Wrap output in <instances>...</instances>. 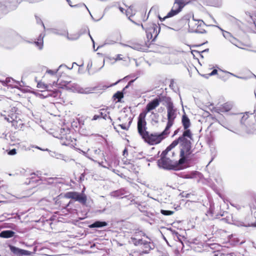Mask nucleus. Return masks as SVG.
Segmentation results:
<instances>
[{"label": "nucleus", "mask_w": 256, "mask_h": 256, "mask_svg": "<svg viewBox=\"0 0 256 256\" xmlns=\"http://www.w3.org/2000/svg\"><path fill=\"white\" fill-rule=\"evenodd\" d=\"M46 90H44L43 92H47V94L44 95V94H41L40 96H42L44 98H46L50 96L52 97L51 95H52V90H49L48 88Z\"/></svg>", "instance_id": "nucleus-36"}, {"label": "nucleus", "mask_w": 256, "mask_h": 256, "mask_svg": "<svg viewBox=\"0 0 256 256\" xmlns=\"http://www.w3.org/2000/svg\"><path fill=\"white\" fill-rule=\"evenodd\" d=\"M114 42H113V41H109V40H106L105 41L104 43L103 44L99 46L97 48H96V50H94V52L97 51V50H98V49H99V48H100L103 47V46H105V45L113 44H114Z\"/></svg>", "instance_id": "nucleus-35"}, {"label": "nucleus", "mask_w": 256, "mask_h": 256, "mask_svg": "<svg viewBox=\"0 0 256 256\" xmlns=\"http://www.w3.org/2000/svg\"><path fill=\"white\" fill-rule=\"evenodd\" d=\"M122 154L124 156H126L128 155V151L126 148H125L123 152H122Z\"/></svg>", "instance_id": "nucleus-55"}, {"label": "nucleus", "mask_w": 256, "mask_h": 256, "mask_svg": "<svg viewBox=\"0 0 256 256\" xmlns=\"http://www.w3.org/2000/svg\"><path fill=\"white\" fill-rule=\"evenodd\" d=\"M122 44L124 47L130 48L133 50H136L138 51L143 50L142 46L138 43H132L130 45L124 44Z\"/></svg>", "instance_id": "nucleus-19"}, {"label": "nucleus", "mask_w": 256, "mask_h": 256, "mask_svg": "<svg viewBox=\"0 0 256 256\" xmlns=\"http://www.w3.org/2000/svg\"><path fill=\"white\" fill-rule=\"evenodd\" d=\"M18 4L9 0H0V12L6 14L10 11L14 10Z\"/></svg>", "instance_id": "nucleus-6"}, {"label": "nucleus", "mask_w": 256, "mask_h": 256, "mask_svg": "<svg viewBox=\"0 0 256 256\" xmlns=\"http://www.w3.org/2000/svg\"><path fill=\"white\" fill-rule=\"evenodd\" d=\"M60 92L58 90H52V97L57 98L60 96Z\"/></svg>", "instance_id": "nucleus-37"}, {"label": "nucleus", "mask_w": 256, "mask_h": 256, "mask_svg": "<svg viewBox=\"0 0 256 256\" xmlns=\"http://www.w3.org/2000/svg\"><path fill=\"white\" fill-rule=\"evenodd\" d=\"M182 164L179 163L178 160L174 162L170 158H160L157 160L158 167L160 169L166 170H179L180 165Z\"/></svg>", "instance_id": "nucleus-4"}, {"label": "nucleus", "mask_w": 256, "mask_h": 256, "mask_svg": "<svg viewBox=\"0 0 256 256\" xmlns=\"http://www.w3.org/2000/svg\"><path fill=\"white\" fill-rule=\"evenodd\" d=\"M210 74V76H212L218 74V70L216 69H214Z\"/></svg>", "instance_id": "nucleus-53"}, {"label": "nucleus", "mask_w": 256, "mask_h": 256, "mask_svg": "<svg viewBox=\"0 0 256 256\" xmlns=\"http://www.w3.org/2000/svg\"><path fill=\"white\" fill-rule=\"evenodd\" d=\"M62 160H64V162H70L71 160L74 161V160H73V159H70V158H66L65 156H64V159H62Z\"/></svg>", "instance_id": "nucleus-57"}, {"label": "nucleus", "mask_w": 256, "mask_h": 256, "mask_svg": "<svg viewBox=\"0 0 256 256\" xmlns=\"http://www.w3.org/2000/svg\"><path fill=\"white\" fill-rule=\"evenodd\" d=\"M159 104L158 101L156 97L154 99L152 100L146 104L144 110L142 112L144 113L146 115L148 112L157 108Z\"/></svg>", "instance_id": "nucleus-13"}, {"label": "nucleus", "mask_w": 256, "mask_h": 256, "mask_svg": "<svg viewBox=\"0 0 256 256\" xmlns=\"http://www.w3.org/2000/svg\"><path fill=\"white\" fill-rule=\"evenodd\" d=\"M6 152L9 156H14L16 154V149L15 148L8 149L6 150Z\"/></svg>", "instance_id": "nucleus-32"}, {"label": "nucleus", "mask_w": 256, "mask_h": 256, "mask_svg": "<svg viewBox=\"0 0 256 256\" xmlns=\"http://www.w3.org/2000/svg\"><path fill=\"white\" fill-rule=\"evenodd\" d=\"M135 80H136V79L130 80V81H129L128 82L127 84L128 85L130 86H131L132 84L134 83V82Z\"/></svg>", "instance_id": "nucleus-64"}, {"label": "nucleus", "mask_w": 256, "mask_h": 256, "mask_svg": "<svg viewBox=\"0 0 256 256\" xmlns=\"http://www.w3.org/2000/svg\"><path fill=\"white\" fill-rule=\"evenodd\" d=\"M188 132L182 134V136L174 140L170 144L171 146L175 148L178 144H180V158L178 160V162L180 164H184L186 162L190 155L192 154V142L190 139H189L187 136Z\"/></svg>", "instance_id": "nucleus-1"}, {"label": "nucleus", "mask_w": 256, "mask_h": 256, "mask_svg": "<svg viewBox=\"0 0 256 256\" xmlns=\"http://www.w3.org/2000/svg\"><path fill=\"white\" fill-rule=\"evenodd\" d=\"M33 178H34L33 177H32V178L28 180V182H26V184H30L31 182H38L39 181V180H33Z\"/></svg>", "instance_id": "nucleus-54"}, {"label": "nucleus", "mask_w": 256, "mask_h": 256, "mask_svg": "<svg viewBox=\"0 0 256 256\" xmlns=\"http://www.w3.org/2000/svg\"><path fill=\"white\" fill-rule=\"evenodd\" d=\"M123 94L122 92L117 91L112 96L114 100H116V102H122V99L124 98Z\"/></svg>", "instance_id": "nucleus-21"}, {"label": "nucleus", "mask_w": 256, "mask_h": 256, "mask_svg": "<svg viewBox=\"0 0 256 256\" xmlns=\"http://www.w3.org/2000/svg\"><path fill=\"white\" fill-rule=\"evenodd\" d=\"M88 90V88H86L84 89L82 88H78L77 90V92L78 93L83 94H87L90 93L91 92H90V91Z\"/></svg>", "instance_id": "nucleus-30"}, {"label": "nucleus", "mask_w": 256, "mask_h": 256, "mask_svg": "<svg viewBox=\"0 0 256 256\" xmlns=\"http://www.w3.org/2000/svg\"><path fill=\"white\" fill-rule=\"evenodd\" d=\"M156 98L159 104L162 102L163 105L166 106V108L174 105L172 98L170 96H168L166 94H160L156 96Z\"/></svg>", "instance_id": "nucleus-12"}, {"label": "nucleus", "mask_w": 256, "mask_h": 256, "mask_svg": "<svg viewBox=\"0 0 256 256\" xmlns=\"http://www.w3.org/2000/svg\"><path fill=\"white\" fill-rule=\"evenodd\" d=\"M191 16L190 14H188L184 16L182 19L184 20H188L190 22V18Z\"/></svg>", "instance_id": "nucleus-49"}, {"label": "nucleus", "mask_w": 256, "mask_h": 256, "mask_svg": "<svg viewBox=\"0 0 256 256\" xmlns=\"http://www.w3.org/2000/svg\"><path fill=\"white\" fill-rule=\"evenodd\" d=\"M49 154L52 158H56L58 159H64V156L62 154L58 153L54 151H52L48 149Z\"/></svg>", "instance_id": "nucleus-24"}, {"label": "nucleus", "mask_w": 256, "mask_h": 256, "mask_svg": "<svg viewBox=\"0 0 256 256\" xmlns=\"http://www.w3.org/2000/svg\"><path fill=\"white\" fill-rule=\"evenodd\" d=\"M170 134V130L166 128L161 132L150 134L146 132V134L142 138L144 141L150 145H154L160 144Z\"/></svg>", "instance_id": "nucleus-3"}, {"label": "nucleus", "mask_w": 256, "mask_h": 256, "mask_svg": "<svg viewBox=\"0 0 256 256\" xmlns=\"http://www.w3.org/2000/svg\"><path fill=\"white\" fill-rule=\"evenodd\" d=\"M125 194L124 189L120 188L116 190L112 191L110 192V196L114 198H122V196Z\"/></svg>", "instance_id": "nucleus-20"}, {"label": "nucleus", "mask_w": 256, "mask_h": 256, "mask_svg": "<svg viewBox=\"0 0 256 256\" xmlns=\"http://www.w3.org/2000/svg\"><path fill=\"white\" fill-rule=\"evenodd\" d=\"M201 76H203L204 78H208L210 76V74H201Z\"/></svg>", "instance_id": "nucleus-60"}, {"label": "nucleus", "mask_w": 256, "mask_h": 256, "mask_svg": "<svg viewBox=\"0 0 256 256\" xmlns=\"http://www.w3.org/2000/svg\"><path fill=\"white\" fill-rule=\"evenodd\" d=\"M9 248L11 252H12L13 254L17 256H20V252L22 248H20L12 245H10Z\"/></svg>", "instance_id": "nucleus-25"}, {"label": "nucleus", "mask_w": 256, "mask_h": 256, "mask_svg": "<svg viewBox=\"0 0 256 256\" xmlns=\"http://www.w3.org/2000/svg\"><path fill=\"white\" fill-rule=\"evenodd\" d=\"M15 232L12 230H4L0 232V237L2 238H10L14 236Z\"/></svg>", "instance_id": "nucleus-18"}, {"label": "nucleus", "mask_w": 256, "mask_h": 256, "mask_svg": "<svg viewBox=\"0 0 256 256\" xmlns=\"http://www.w3.org/2000/svg\"><path fill=\"white\" fill-rule=\"evenodd\" d=\"M167 109L168 122L165 128L166 130H169L174 124V121L176 117V109L174 108V106H172Z\"/></svg>", "instance_id": "nucleus-10"}, {"label": "nucleus", "mask_w": 256, "mask_h": 256, "mask_svg": "<svg viewBox=\"0 0 256 256\" xmlns=\"http://www.w3.org/2000/svg\"><path fill=\"white\" fill-rule=\"evenodd\" d=\"M4 44L2 46L6 49H12L17 42L22 39L21 36L13 30H8L2 36Z\"/></svg>", "instance_id": "nucleus-2"}, {"label": "nucleus", "mask_w": 256, "mask_h": 256, "mask_svg": "<svg viewBox=\"0 0 256 256\" xmlns=\"http://www.w3.org/2000/svg\"><path fill=\"white\" fill-rule=\"evenodd\" d=\"M35 17H36V19L37 24H41L42 26L44 27V28H45L44 24L43 23V22H42V20L40 19V18L38 16H35Z\"/></svg>", "instance_id": "nucleus-42"}, {"label": "nucleus", "mask_w": 256, "mask_h": 256, "mask_svg": "<svg viewBox=\"0 0 256 256\" xmlns=\"http://www.w3.org/2000/svg\"><path fill=\"white\" fill-rule=\"evenodd\" d=\"M168 230L170 231L172 233V234L174 236L176 237V238L180 240V237L181 236V235L178 234V232L176 231V230L172 229V228H168Z\"/></svg>", "instance_id": "nucleus-28"}, {"label": "nucleus", "mask_w": 256, "mask_h": 256, "mask_svg": "<svg viewBox=\"0 0 256 256\" xmlns=\"http://www.w3.org/2000/svg\"><path fill=\"white\" fill-rule=\"evenodd\" d=\"M88 34L90 38V40H92V46H93L94 50H96L95 49V42H94L92 37L90 35V32H88Z\"/></svg>", "instance_id": "nucleus-50"}, {"label": "nucleus", "mask_w": 256, "mask_h": 256, "mask_svg": "<svg viewBox=\"0 0 256 256\" xmlns=\"http://www.w3.org/2000/svg\"><path fill=\"white\" fill-rule=\"evenodd\" d=\"M104 62H103L102 66L101 67H100V68H98V70L92 71L91 70H92V62H89L88 63L87 67H86V69L88 70V74L90 75L94 74L95 73L98 72V71H100L102 68V67L104 66Z\"/></svg>", "instance_id": "nucleus-23"}, {"label": "nucleus", "mask_w": 256, "mask_h": 256, "mask_svg": "<svg viewBox=\"0 0 256 256\" xmlns=\"http://www.w3.org/2000/svg\"><path fill=\"white\" fill-rule=\"evenodd\" d=\"M180 195L182 196V197L189 198L190 195V194H186L184 192H183L180 194Z\"/></svg>", "instance_id": "nucleus-52"}, {"label": "nucleus", "mask_w": 256, "mask_h": 256, "mask_svg": "<svg viewBox=\"0 0 256 256\" xmlns=\"http://www.w3.org/2000/svg\"><path fill=\"white\" fill-rule=\"evenodd\" d=\"M160 213L164 216H170L174 214V212L170 210H161Z\"/></svg>", "instance_id": "nucleus-31"}, {"label": "nucleus", "mask_w": 256, "mask_h": 256, "mask_svg": "<svg viewBox=\"0 0 256 256\" xmlns=\"http://www.w3.org/2000/svg\"><path fill=\"white\" fill-rule=\"evenodd\" d=\"M232 104L231 102H227L218 106L214 108L213 110L217 113L228 112L232 108Z\"/></svg>", "instance_id": "nucleus-14"}, {"label": "nucleus", "mask_w": 256, "mask_h": 256, "mask_svg": "<svg viewBox=\"0 0 256 256\" xmlns=\"http://www.w3.org/2000/svg\"><path fill=\"white\" fill-rule=\"evenodd\" d=\"M192 19L194 21H198V25L197 26L196 29L191 31L192 32H195V33H198V34H205L206 32V31L202 28H200L205 25L204 22L202 20H196L194 18V16H192Z\"/></svg>", "instance_id": "nucleus-16"}, {"label": "nucleus", "mask_w": 256, "mask_h": 256, "mask_svg": "<svg viewBox=\"0 0 256 256\" xmlns=\"http://www.w3.org/2000/svg\"><path fill=\"white\" fill-rule=\"evenodd\" d=\"M144 240H143L142 238L137 240L134 237H132L130 242L133 244L135 246H138L140 245H142V243L144 242Z\"/></svg>", "instance_id": "nucleus-27"}, {"label": "nucleus", "mask_w": 256, "mask_h": 256, "mask_svg": "<svg viewBox=\"0 0 256 256\" xmlns=\"http://www.w3.org/2000/svg\"><path fill=\"white\" fill-rule=\"evenodd\" d=\"M172 16H168V13L167 14L164 16V18H162L160 15L158 16V18L160 20V22H164L165 20H166V18H172Z\"/></svg>", "instance_id": "nucleus-44"}, {"label": "nucleus", "mask_w": 256, "mask_h": 256, "mask_svg": "<svg viewBox=\"0 0 256 256\" xmlns=\"http://www.w3.org/2000/svg\"><path fill=\"white\" fill-rule=\"evenodd\" d=\"M182 124L184 130L182 134L188 132V134L187 137L189 139L192 140V134L190 130L189 129V128L191 125L190 121L188 116L185 112H184L182 117Z\"/></svg>", "instance_id": "nucleus-11"}, {"label": "nucleus", "mask_w": 256, "mask_h": 256, "mask_svg": "<svg viewBox=\"0 0 256 256\" xmlns=\"http://www.w3.org/2000/svg\"><path fill=\"white\" fill-rule=\"evenodd\" d=\"M18 108L14 106L11 108L10 112L8 115V117H6V120L9 122H12L14 121H17L18 118V113L17 112Z\"/></svg>", "instance_id": "nucleus-15"}, {"label": "nucleus", "mask_w": 256, "mask_h": 256, "mask_svg": "<svg viewBox=\"0 0 256 256\" xmlns=\"http://www.w3.org/2000/svg\"><path fill=\"white\" fill-rule=\"evenodd\" d=\"M87 31H88V32H90L88 28H85L84 30V31H82V30H81L78 34H80V32H82V34H84L85 32H86Z\"/></svg>", "instance_id": "nucleus-62"}, {"label": "nucleus", "mask_w": 256, "mask_h": 256, "mask_svg": "<svg viewBox=\"0 0 256 256\" xmlns=\"http://www.w3.org/2000/svg\"><path fill=\"white\" fill-rule=\"evenodd\" d=\"M67 68V66L64 64H62L59 66L58 68L57 69V70H60L62 68Z\"/></svg>", "instance_id": "nucleus-59"}, {"label": "nucleus", "mask_w": 256, "mask_h": 256, "mask_svg": "<svg viewBox=\"0 0 256 256\" xmlns=\"http://www.w3.org/2000/svg\"><path fill=\"white\" fill-rule=\"evenodd\" d=\"M66 38L68 40H77L79 38L80 36L82 34V33L80 32V34H70L68 35V32H66Z\"/></svg>", "instance_id": "nucleus-26"}, {"label": "nucleus", "mask_w": 256, "mask_h": 256, "mask_svg": "<svg viewBox=\"0 0 256 256\" xmlns=\"http://www.w3.org/2000/svg\"><path fill=\"white\" fill-rule=\"evenodd\" d=\"M241 226L245 227H256V222H242L241 224Z\"/></svg>", "instance_id": "nucleus-29"}, {"label": "nucleus", "mask_w": 256, "mask_h": 256, "mask_svg": "<svg viewBox=\"0 0 256 256\" xmlns=\"http://www.w3.org/2000/svg\"><path fill=\"white\" fill-rule=\"evenodd\" d=\"M36 45L38 47L40 50H42L43 48L44 40H38L34 42Z\"/></svg>", "instance_id": "nucleus-38"}, {"label": "nucleus", "mask_w": 256, "mask_h": 256, "mask_svg": "<svg viewBox=\"0 0 256 256\" xmlns=\"http://www.w3.org/2000/svg\"><path fill=\"white\" fill-rule=\"evenodd\" d=\"M64 197L74 200L82 204H86L87 200L86 196L84 193L76 192H68L64 194Z\"/></svg>", "instance_id": "nucleus-7"}, {"label": "nucleus", "mask_w": 256, "mask_h": 256, "mask_svg": "<svg viewBox=\"0 0 256 256\" xmlns=\"http://www.w3.org/2000/svg\"><path fill=\"white\" fill-rule=\"evenodd\" d=\"M142 245H143L144 248L145 249L142 252L143 254H148L150 251L154 248H152L150 246V242H148L144 240V242L142 243Z\"/></svg>", "instance_id": "nucleus-22"}, {"label": "nucleus", "mask_w": 256, "mask_h": 256, "mask_svg": "<svg viewBox=\"0 0 256 256\" xmlns=\"http://www.w3.org/2000/svg\"><path fill=\"white\" fill-rule=\"evenodd\" d=\"M81 152H82V154L84 155L86 157L90 159V160H92V161H94V160L93 159H92L86 152H85L83 150H81Z\"/></svg>", "instance_id": "nucleus-51"}, {"label": "nucleus", "mask_w": 256, "mask_h": 256, "mask_svg": "<svg viewBox=\"0 0 256 256\" xmlns=\"http://www.w3.org/2000/svg\"><path fill=\"white\" fill-rule=\"evenodd\" d=\"M70 82L64 81L63 84H61L62 86L60 88H65L66 90H70V88L68 86V85Z\"/></svg>", "instance_id": "nucleus-40"}, {"label": "nucleus", "mask_w": 256, "mask_h": 256, "mask_svg": "<svg viewBox=\"0 0 256 256\" xmlns=\"http://www.w3.org/2000/svg\"><path fill=\"white\" fill-rule=\"evenodd\" d=\"M146 114L140 112L138 120V131L142 138L146 134Z\"/></svg>", "instance_id": "nucleus-8"}, {"label": "nucleus", "mask_w": 256, "mask_h": 256, "mask_svg": "<svg viewBox=\"0 0 256 256\" xmlns=\"http://www.w3.org/2000/svg\"><path fill=\"white\" fill-rule=\"evenodd\" d=\"M152 114L154 115V118H152V120L156 124H158V113H154V112H152Z\"/></svg>", "instance_id": "nucleus-34"}, {"label": "nucleus", "mask_w": 256, "mask_h": 256, "mask_svg": "<svg viewBox=\"0 0 256 256\" xmlns=\"http://www.w3.org/2000/svg\"><path fill=\"white\" fill-rule=\"evenodd\" d=\"M37 87L38 88H42V89H48L49 86L48 84H46L42 82H38L37 84Z\"/></svg>", "instance_id": "nucleus-33"}, {"label": "nucleus", "mask_w": 256, "mask_h": 256, "mask_svg": "<svg viewBox=\"0 0 256 256\" xmlns=\"http://www.w3.org/2000/svg\"><path fill=\"white\" fill-rule=\"evenodd\" d=\"M58 70H46V72L52 75V76H54L55 74H56V73L58 72Z\"/></svg>", "instance_id": "nucleus-46"}, {"label": "nucleus", "mask_w": 256, "mask_h": 256, "mask_svg": "<svg viewBox=\"0 0 256 256\" xmlns=\"http://www.w3.org/2000/svg\"><path fill=\"white\" fill-rule=\"evenodd\" d=\"M186 4V2L185 0H174L172 8L168 12V16L173 17L177 15L182 10Z\"/></svg>", "instance_id": "nucleus-9"}, {"label": "nucleus", "mask_w": 256, "mask_h": 256, "mask_svg": "<svg viewBox=\"0 0 256 256\" xmlns=\"http://www.w3.org/2000/svg\"><path fill=\"white\" fill-rule=\"evenodd\" d=\"M99 115L100 118H102L104 120L106 119L107 115L106 114V112H100Z\"/></svg>", "instance_id": "nucleus-47"}, {"label": "nucleus", "mask_w": 256, "mask_h": 256, "mask_svg": "<svg viewBox=\"0 0 256 256\" xmlns=\"http://www.w3.org/2000/svg\"><path fill=\"white\" fill-rule=\"evenodd\" d=\"M30 147L32 148H36V149L40 150H42V151H46V152L48 151V148H40V146H38L31 145Z\"/></svg>", "instance_id": "nucleus-45"}, {"label": "nucleus", "mask_w": 256, "mask_h": 256, "mask_svg": "<svg viewBox=\"0 0 256 256\" xmlns=\"http://www.w3.org/2000/svg\"><path fill=\"white\" fill-rule=\"evenodd\" d=\"M180 128H178L176 130H175L174 131V134L172 136H174L178 134V132H180Z\"/></svg>", "instance_id": "nucleus-63"}, {"label": "nucleus", "mask_w": 256, "mask_h": 256, "mask_svg": "<svg viewBox=\"0 0 256 256\" xmlns=\"http://www.w3.org/2000/svg\"><path fill=\"white\" fill-rule=\"evenodd\" d=\"M172 148H174L173 146H171V145L170 144L168 146L166 147V150H167L168 151V152H169L170 151Z\"/></svg>", "instance_id": "nucleus-61"}, {"label": "nucleus", "mask_w": 256, "mask_h": 256, "mask_svg": "<svg viewBox=\"0 0 256 256\" xmlns=\"http://www.w3.org/2000/svg\"><path fill=\"white\" fill-rule=\"evenodd\" d=\"M100 115L99 114H95L94 116L92 118V120H97L98 119L100 118Z\"/></svg>", "instance_id": "nucleus-58"}, {"label": "nucleus", "mask_w": 256, "mask_h": 256, "mask_svg": "<svg viewBox=\"0 0 256 256\" xmlns=\"http://www.w3.org/2000/svg\"><path fill=\"white\" fill-rule=\"evenodd\" d=\"M108 224L106 221L97 220L89 225L90 228H102L106 226Z\"/></svg>", "instance_id": "nucleus-17"}, {"label": "nucleus", "mask_w": 256, "mask_h": 256, "mask_svg": "<svg viewBox=\"0 0 256 256\" xmlns=\"http://www.w3.org/2000/svg\"><path fill=\"white\" fill-rule=\"evenodd\" d=\"M221 30H222L223 31V33H222V34H223V36L226 38H228L230 37L231 36V34L230 32H226V31H224L222 29L220 28Z\"/></svg>", "instance_id": "nucleus-43"}, {"label": "nucleus", "mask_w": 256, "mask_h": 256, "mask_svg": "<svg viewBox=\"0 0 256 256\" xmlns=\"http://www.w3.org/2000/svg\"><path fill=\"white\" fill-rule=\"evenodd\" d=\"M148 40H152V42L156 40L160 31V26L158 27L156 24H152L148 28L145 29Z\"/></svg>", "instance_id": "nucleus-5"}, {"label": "nucleus", "mask_w": 256, "mask_h": 256, "mask_svg": "<svg viewBox=\"0 0 256 256\" xmlns=\"http://www.w3.org/2000/svg\"><path fill=\"white\" fill-rule=\"evenodd\" d=\"M122 129L124 130H128V126H127L126 124H118Z\"/></svg>", "instance_id": "nucleus-48"}, {"label": "nucleus", "mask_w": 256, "mask_h": 256, "mask_svg": "<svg viewBox=\"0 0 256 256\" xmlns=\"http://www.w3.org/2000/svg\"><path fill=\"white\" fill-rule=\"evenodd\" d=\"M44 34H40L39 35V36H38L37 40H43V38H44Z\"/></svg>", "instance_id": "nucleus-56"}, {"label": "nucleus", "mask_w": 256, "mask_h": 256, "mask_svg": "<svg viewBox=\"0 0 256 256\" xmlns=\"http://www.w3.org/2000/svg\"><path fill=\"white\" fill-rule=\"evenodd\" d=\"M168 152V151L167 150H166V149H165L164 150H163L160 156V158H168L166 156Z\"/></svg>", "instance_id": "nucleus-41"}, {"label": "nucleus", "mask_w": 256, "mask_h": 256, "mask_svg": "<svg viewBox=\"0 0 256 256\" xmlns=\"http://www.w3.org/2000/svg\"><path fill=\"white\" fill-rule=\"evenodd\" d=\"M32 252L30 251H28V250H25L22 249L21 252H20V256H30L31 255Z\"/></svg>", "instance_id": "nucleus-39"}]
</instances>
